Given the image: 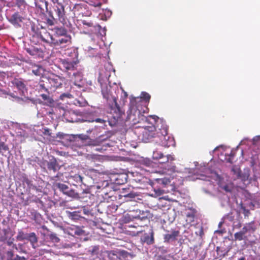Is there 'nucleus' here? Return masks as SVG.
I'll use <instances>...</instances> for the list:
<instances>
[{
    "instance_id": "nucleus-1",
    "label": "nucleus",
    "mask_w": 260,
    "mask_h": 260,
    "mask_svg": "<svg viewBox=\"0 0 260 260\" xmlns=\"http://www.w3.org/2000/svg\"><path fill=\"white\" fill-rule=\"evenodd\" d=\"M135 100H133L130 102V107L127 113V118L133 122V124H136L140 122V116L145 119L146 122L148 125L143 126L144 129L142 131V140L145 142H149L150 140L155 137L156 127L154 123H156L157 116L155 115L149 116L148 118L144 117L141 114L140 111L137 110L136 107L134 105Z\"/></svg>"
},
{
    "instance_id": "nucleus-2",
    "label": "nucleus",
    "mask_w": 260,
    "mask_h": 260,
    "mask_svg": "<svg viewBox=\"0 0 260 260\" xmlns=\"http://www.w3.org/2000/svg\"><path fill=\"white\" fill-rule=\"evenodd\" d=\"M61 70L68 73L69 77L76 76L77 73L75 71L77 69V64L79 61L77 59L76 60H70L69 59H63L60 60Z\"/></svg>"
},
{
    "instance_id": "nucleus-3",
    "label": "nucleus",
    "mask_w": 260,
    "mask_h": 260,
    "mask_svg": "<svg viewBox=\"0 0 260 260\" xmlns=\"http://www.w3.org/2000/svg\"><path fill=\"white\" fill-rule=\"evenodd\" d=\"M113 88L111 86L105 85H103L102 87V93L103 98L107 100V101H112L114 104L118 112L117 117H120L122 115V112L120 110V107L117 103V99L116 97L113 94Z\"/></svg>"
},
{
    "instance_id": "nucleus-4",
    "label": "nucleus",
    "mask_w": 260,
    "mask_h": 260,
    "mask_svg": "<svg viewBox=\"0 0 260 260\" xmlns=\"http://www.w3.org/2000/svg\"><path fill=\"white\" fill-rule=\"evenodd\" d=\"M58 177V174L54 176V180L55 181L53 183V186L58 189L63 194L73 198H80L79 194L73 189L70 188L67 184L57 182V178Z\"/></svg>"
},
{
    "instance_id": "nucleus-5",
    "label": "nucleus",
    "mask_w": 260,
    "mask_h": 260,
    "mask_svg": "<svg viewBox=\"0 0 260 260\" xmlns=\"http://www.w3.org/2000/svg\"><path fill=\"white\" fill-rule=\"evenodd\" d=\"M44 46L31 45L28 48H25L26 51L30 55L35 58H43L45 55Z\"/></svg>"
},
{
    "instance_id": "nucleus-6",
    "label": "nucleus",
    "mask_w": 260,
    "mask_h": 260,
    "mask_svg": "<svg viewBox=\"0 0 260 260\" xmlns=\"http://www.w3.org/2000/svg\"><path fill=\"white\" fill-rule=\"evenodd\" d=\"M72 43V38L70 35L63 36L61 38L58 39H54V40L51 42V47L56 48H63V47L69 45Z\"/></svg>"
},
{
    "instance_id": "nucleus-7",
    "label": "nucleus",
    "mask_w": 260,
    "mask_h": 260,
    "mask_svg": "<svg viewBox=\"0 0 260 260\" xmlns=\"http://www.w3.org/2000/svg\"><path fill=\"white\" fill-rule=\"evenodd\" d=\"M12 83L22 94L27 92V81L24 79L21 78H15L12 81Z\"/></svg>"
},
{
    "instance_id": "nucleus-8",
    "label": "nucleus",
    "mask_w": 260,
    "mask_h": 260,
    "mask_svg": "<svg viewBox=\"0 0 260 260\" xmlns=\"http://www.w3.org/2000/svg\"><path fill=\"white\" fill-rule=\"evenodd\" d=\"M107 256L110 260H121V257H125L127 252L124 250H111L106 251Z\"/></svg>"
},
{
    "instance_id": "nucleus-9",
    "label": "nucleus",
    "mask_w": 260,
    "mask_h": 260,
    "mask_svg": "<svg viewBox=\"0 0 260 260\" xmlns=\"http://www.w3.org/2000/svg\"><path fill=\"white\" fill-rule=\"evenodd\" d=\"M55 7L54 10L57 14L58 20L60 22L64 23L66 22V12L64 6L61 3L60 4H58V5H56Z\"/></svg>"
},
{
    "instance_id": "nucleus-10",
    "label": "nucleus",
    "mask_w": 260,
    "mask_h": 260,
    "mask_svg": "<svg viewBox=\"0 0 260 260\" xmlns=\"http://www.w3.org/2000/svg\"><path fill=\"white\" fill-rule=\"evenodd\" d=\"M46 81L50 86V89L58 88L62 85L61 78L57 75H53L52 77L47 78Z\"/></svg>"
},
{
    "instance_id": "nucleus-11",
    "label": "nucleus",
    "mask_w": 260,
    "mask_h": 260,
    "mask_svg": "<svg viewBox=\"0 0 260 260\" xmlns=\"http://www.w3.org/2000/svg\"><path fill=\"white\" fill-rule=\"evenodd\" d=\"M23 18L19 12H15L8 19V21L16 27H20V23L23 21Z\"/></svg>"
},
{
    "instance_id": "nucleus-12",
    "label": "nucleus",
    "mask_w": 260,
    "mask_h": 260,
    "mask_svg": "<svg viewBox=\"0 0 260 260\" xmlns=\"http://www.w3.org/2000/svg\"><path fill=\"white\" fill-rule=\"evenodd\" d=\"M168 233L164 235V242L167 243L176 240L180 234L179 231L175 229H171L170 231H168Z\"/></svg>"
},
{
    "instance_id": "nucleus-13",
    "label": "nucleus",
    "mask_w": 260,
    "mask_h": 260,
    "mask_svg": "<svg viewBox=\"0 0 260 260\" xmlns=\"http://www.w3.org/2000/svg\"><path fill=\"white\" fill-rule=\"evenodd\" d=\"M40 30L38 28L36 27L35 25H33L31 27V37L30 41L32 43L37 45L38 43L41 41L40 38Z\"/></svg>"
},
{
    "instance_id": "nucleus-14",
    "label": "nucleus",
    "mask_w": 260,
    "mask_h": 260,
    "mask_svg": "<svg viewBox=\"0 0 260 260\" xmlns=\"http://www.w3.org/2000/svg\"><path fill=\"white\" fill-rule=\"evenodd\" d=\"M142 244L146 243L148 245H151L154 243V232L152 230H151L150 235L145 233L140 239Z\"/></svg>"
},
{
    "instance_id": "nucleus-15",
    "label": "nucleus",
    "mask_w": 260,
    "mask_h": 260,
    "mask_svg": "<svg viewBox=\"0 0 260 260\" xmlns=\"http://www.w3.org/2000/svg\"><path fill=\"white\" fill-rule=\"evenodd\" d=\"M196 213V212L194 209H188L185 210L184 214L186 217L185 220L187 224H191L194 222Z\"/></svg>"
},
{
    "instance_id": "nucleus-16",
    "label": "nucleus",
    "mask_w": 260,
    "mask_h": 260,
    "mask_svg": "<svg viewBox=\"0 0 260 260\" xmlns=\"http://www.w3.org/2000/svg\"><path fill=\"white\" fill-rule=\"evenodd\" d=\"M39 35L41 41L49 43L50 46H51V42L53 40H54L55 38H53L52 36L48 31L45 30L41 32L40 31Z\"/></svg>"
},
{
    "instance_id": "nucleus-17",
    "label": "nucleus",
    "mask_w": 260,
    "mask_h": 260,
    "mask_svg": "<svg viewBox=\"0 0 260 260\" xmlns=\"http://www.w3.org/2000/svg\"><path fill=\"white\" fill-rule=\"evenodd\" d=\"M47 167L49 171H52L53 172H56L60 169V167L54 157L47 161Z\"/></svg>"
},
{
    "instance_id": "nucleus-18",
    "label": "nucleus",
    "mask_w": 260,
    "mask_h": 260,
    "mask_svg": "<svg viewBox=\"0 0 260 260\" xmlns=\"http://www.w3.org/2000/svg\"><path fill=\"white\" fill-rule=\"evenodd\" d=\"M128 179V175L126 173L117 174L115 177V183L121 185L125 183Z\"/></svg>"
},
{
    "instance_id": "nucleus-19",
    "label": "nucleus",
    "mask_w": 260,
    "mask_h": 260,
    "mask_svg": "<svg viewBox=\"0 0 260 260\" xmlns=\"http://www.w3.org/2000/svg\"><path fill=\"white\" fill-rule=\"evenodd\" d=\"M53 30L54 32V35L57 37H63L68 35L67 30L63 27L56 26L54 27Z\"/></svg>"
},
{
    "instance_id": "nucleus-20",
    "label": "nucleus",
    "mask_w": 260,
    "mask_h": 260,
    "mask_svg": "<svg viewBox=\"0 0 260 260\" xmlns=\"http://www.w3.org/2000/svg\"><path fill=\"white\" fill-rule=\"evenodd\" d=\"M50 88V86L48 85V83L47 81H40L37 86V89L39 92L45 91L49 93V89Z\"/></svg>"
},
{
    "instance_id": "nucleus-21",
    "label": "nucleus",
    "mask_w": 260,
    "mask_h": 260,
    "mask_svg": "<svg viewBox=\"0 0 260 260\" xmlns=\"http://www.w3.org/2000/svg\"><path fill=\"white\" fill-rule=\"evenodd\" d=\"M78 138L82 140H88L87 145L89 146H96L98 142L95 140L91 139L89 136L84 134H79L78 135Z\"/></svg>"
},
{
    "instance_id": "nucleus-22",
    "label": "nucleus",
    "mask_w": 260,
    "mask_h": 260,
    "mask_svg": "<svg viewBox=\"0 0 260 260\" xmlns=\"http://www.w3.org/2000/svg\"><path fill=\"white\" fill-rule=\"evenodd\" d=\"M140 212L141 211L140 210L136 209L129 211L126 215L131 220H133L134 219H141L142 218V217L140 216Z\"/></svg>"
},
{
    "instance_id": "nucleus-23",
    "label": "nucleus",
    "mask_w": 260,
    "mask_h": 260,
    "mask_svg": "<svg viewBox=\"0 0 260 260\" xmlns=\"http://www.w3.org/2000/svg\"><path fill=\"white\" fill-rule=\"evenodd\" d=\"M86 159L91 164H93L95 166H97L98 164H96V162L100 161V156L96 154H87L86 156Z\"/></svg>"
},
{
    "instance_id": "nucleus-24",
    "label": "nucleus",
    "mask_w": 260,
    "mask_h": 260,
    "mask_svg": "<svg viewBox=\"0 0 260 260\" xmlns=\"http://www.w3.org/2000/svg\"><path fill=\"white\" fill-rule=\"evenodd\" d=\"M256 230V227L254 225V222L251 221L246 225L242 228V230L246 234L247 232H254Z\"/></svg>"
},
{
    "instance_id": "nucleus-25",
    "label": "nucleus",
    "mask_w": 260,
    "mask_h": 260,
    "mask_svg": "<svg viewBox=\"0 0 260 260\" xmlns=\"http://www.w3.org/2000/svg\"><path fill=\"white\" fill-rule=\"evenodd\" d=\"M7 257V260H26L24 256H20L17 255L16 257H14V253L12 250H9L6 252Z\"/></svg>"
},
{
    "instance_id": "nucleus-26",
    "label": "nucleus",
    "mask_w": 260,
    "mask_h": 260,
    "mask_svg": "<svg viewBox=\"0 0 260 260\" xmlns=\"http://www.w3.org/2000/svg\"><path fill=\"white\" fill-rule=\"evenodd\" d=\"M27 240H28L34 248L35 247V244L38 242V238L35 233H31L28 234Z\"/></svg>"
},
{
    "instance_id": "nucleus-27",
    "label": "nucleus",
    "mask_w": 260,
    "mask_h": 260,
    "mask_svg": "<svg viewBox=\"0 0 260 260\" xmlns=\"http://www.w3.org/2000/svg\"><path fill=\"white\" fill-rule=\"evenodd\" d=\"M99 246H93L91 250H89L90 254L93 259L99 257L100 250Z\"/></svg>"
},
{
    "instance_id": "nucleus-28",
    "label": "nucleus",
    "mask_w": 260,
    "mask_h": 260,
    "mask_svg": "<svg viewBox=\"0 0 260 260\" xmlns=\"http://www.w3.org/2000/svg\"><path fill=\"white\" fill-rule=\"evenodd\" d=\"M27 236H28V234H25L22 231H18L17 235L16 238L18 241H22L24 240L27 239Z\"/></svg>"
},
{
    "instance_id": "nucleus-29",
    "label": "nucleus",
    "mask_w": 260,
    "mask_h": 260,
    "mask_svg": "<svg viewBox=\"0 0 260 260\" xmlns=\"http://www.w3.org/2000/svg\"><path fill=\"white\" fill-rule=\"evenodd\" d=\"M16 6L20 10H24L26 6V2L24 0H16Z\"/></svg>"
},
{
    "instance_id": "nucleus-30",
    "label": "nucleus",
    "mask_w": 260,
    "mask_h": 260,
    "mask_svg": "<svg viewBox=\"0 0 260 260\" xmlns=\"http://www.w3.org/2000/svg\"><path fill=\"white\" fill-rule=\"evenodd\" d=\"M245 233L242 230L241 231L239 232H237L234 234V240L235 241H241L244 239V236L245 235Z\"/></svg>"
},
{
    "instance_id": "nucleus-31",
    "label": "nucleus",
    "mask_w": 260,
    "mask_h": 260,
    "mask_svg": "<svg viewBox=\"0 0 260 260\" xmlns=\"http://www.w3.org/2000/svg\"><path fill=\"white\" fill-rule=\"evenodd\" d=\"M43 69L40 66H35L34 68L32 70V73L36 76H40L42 73Z\"/></svg>"
},
{
    "instance_id": "nucleus-32",
    "label": "nucleus",
    "mask_w": 260,
    "mask_h": 260,
    "mask_svg": "<svg viewBox=\"0 0 260 260\" xmlns=\"http://www.w3.org/2000/svg\"><path fill=\"white\" fill-rule=\"evenodd\" d=\"M84 121H88V122H98V123H103V124H105V122H106V120L103 119H102V118H89L88 119H85L84 120Z\"/></svg>"
},
{
    "instance_id": "nucleus-33",
    "label": "nucleus",
    "mask_w": 260,
    "mask_h": 260,
    "mask_svg": "<svg viewBox=\"0 0 260 260\" xmlns=\"http://www.w3.org/2000/svg\"><path fill=\"white\" fill-rule=\"evenodd\" d=\"M40 96L42 98V99L46 101L47 103L49 104H52L53 102V99L50 98V96L49 95V93L48 94L42 93L40 94Z\"/></svg>"
},
{
    "instance_id": "nucleus-34",
    "label": "nucleus",
    "mask_w": 260,
    "mask_h": 260,
    "mask_svg": "<svg viewBox=\"0 0 260 260\" xmlns=\"http://www.w3.org/2000/svg\"><path fill=\"white\" fill-rule=\"evenodd\" d=\"M155 180L158 184H163L164 185H166L170 182V179L167 178H157Z\"/></svg>"
},
{
    "instance_id": "nucleus-35",
    "label": "nucleus",
    "mask_w": 260,
    "mask_h": 260,
    "mask_svg": "<svg viewBox=\"0 0 260 260\" xmlns=\"http://www.w3.org/2000/svg\"><path fill=\"white\" fill-rule=\"evenodd\" d=\"M50 241L54 243H58L59 242L60 239L57 236L56 234L55 233H51L48 235Z\"/></svg>"
},
{
    "instance_id": "nucleus-36",
    "label": "nucleus",
    "mask_w": 260,
    "mask_h": 260,
    "mask_svg": "<svg viewBox=\"0 0 260 260\" xmlns=\"http://www.w3.org/2000/svg\"><path fill=\"white\" fill-rule=\"evenodd\" d=\"M89 4L94 7H101L102 3L99 0H89Z\"/></svg>"
},
{
    "instance_id": "nucleus-37",
    "label": "nucleus",
    "mask_w": 260,
    "mask_h": 260,
    "mask_svg": "<svg viewBox=\"0 0 260 260\" xmlns=\"http://www.w3.org/2000/svg\"><path fill=\"white\" fill-rule=\"evenodd\" d=\"M9 150V147L3 142H0V153L6 152Z\"/></svg>"
},
{
    "instance_id": "nucleus-38",
    "label": "nucleus",
    "mask_w": 260,
    "mask_h": 260,
    "mask_svg": "<svg viewBox=\"0 0 260 260\" xmlns=\"http://www.w3.org/2000/svg\"><path fill=\"white\" fill-rule=\"evenodd\" d=\"M141 98L146 101H149L151 96L146 92H142L141 94Z\"/></svg>"
},
{
    "instance_id": "nucleus-39",
    "label": "nucleus",
    "mask_w": 260,
    "mask_h": 260,
    "mask_svg": "<svg viewBox=\"0 0 260 260\" xmlns=\"http://www.w3.org/2000/svg\"><path fill=\"white\" fill-rule=\"evenodd\" d=\"M164 156L163 154L158 151H154L153 152V157L155 159H160Z\"/></svg>"
},
{
    "instance_id": "nucleus-40",
    "label": "nucleus",
    "mask_w": 260,
    "mask_h": 260,
    "mask_svg": "<svg viewBox=\"0 0 260 260\" xmlns=\"http://www.w3.org/2000/svg\"><path fill=\"white\" fill-rule=\"evenodd\" d=\"M73 178L77 183H82V177L80 175L76 174Z\"/></svg>"
},
{
    "instance_id": "nucleus-41",
    "label": "nucleus",
    "mask_w": 260,
    "mask_h": 260,
    "mask_svg": "<svg viewBox=\"0 0 260 260\" xmlns=\"http://www.w3.org/2000/svg\"><path fill=\"white\" fill-rule=\"evenodd\" d=\"M72 97V95L70 93H62L60 95L59 99L61 100H63L65 98H71Z\"/></svg>"
},
{
    "instance_id": "nucleus-42",
    "label": "nucleus",
    "mask_w": 260,
    "mask_h": 260,
    "mask_svg": "<svg viewBox=\"0 0 260 260\" xmlns=\"http://www.w3.org/2000/svg\"><path fill=\"white\" fill-rule=\"evenodd\" d=\"M23 182L26 183L29 187H30L32 185L31 183V181L26 177L24 178Z\"/></svg>"
},
{
    "instance_id": "nucleus-43",
    "label": "nucleus",
    "mask_w": 260,
    "mask_h": 260,
    "mask_svg": "<svg viewBox=\"0 0 260 260\" xmlns=\"http://www.w3.org/2000/svg\"><path fill=\"white\" fill-rule=\"evenodd\" d=\"M82 22L84 25H86L88 27H92L93 26L92 22H91V21L89 22V21L84 20H82Z\"/></svg>"
},
{
    "instance_id": "nucleus-44",
    "label": "nucleus",
    "mask_w": 260,
    "mask_h": 260,
    "mask_svg": "<svg viewBox=\"0 0 260 260\" xmlns=\"http://www.w3.org/2000/svg\"><path fill=\"white\" fill-rule=\"evenodd\" d=\"M166 159H167L166 161H160V163H165L166 162H168L169 160L173 161L174 160V158L173 156H172L171 155H167Z\"/></svg>"
},
{
    "instance_id": "nucleus-45",
    "label": "nucleus",
    "mask_w": 260,
    "mask_h": 260,
    "mask_svg": "<svg viewBox=\"0 0 260 260\" xmlns=\"http://www.w3.org/2000/svg\"><path fill=\"white\" fill-rule=\"evenodd\" d=\"M154 191H155V194L156 196H161L164 193V191L160 189H154Z\"/></svg>"
},
{
    "instance_id": "nucleus-46",
    "label": "nucleus",
    "mask_w": 260,
    "mask_h": 260,
    "mask_svg": "<svg viewBox=\"0 0 260 260\" xmlns=\"http://www.w3.org/2000/svg\"><path fill=\"white\" fill-rule=\"evenodd\" d=\"M123 196L125 197H128L130 198H134L136 197V194L134 193L131 192L127 194H125Z\"/></svg>"
},
{
    "instance_id": "nucleus-47",
    "label": "nucleus",
    "mask_w": 260,
    "mask_h": 260,
    "mask_svg": "<svg viewBox=\"0 0 260 260\" xmlns=\"http://www.w3.org/2000/svg\"><path fill=\"white\" fill-rule=\"evenodd\" d=\"M47 24L50 26H52L54 25V20L53 19L48 18L47 19Z\"/></svg>"
},
{
    "instance_id": "nucleus-48",
    "label": "nucleus",
    "mask_w": 260,
    "mask_h": 260,
    "mask_svg": "<svg viewBox=\"0 0 260 260\" xmlns=\"http://www.w3.org/2000/svg\"><path fill=\"white\" fill-rule=\"evenodd\" d=\"M242 209L244 211V214L245 216H247L250 213L249 210L246 209L245 207L242 206Z\"/></svg>"
},
{
    "instance_id": "nucleus-49",
    "label": "nucleus",
    "mask_w": 260,
    "mask_h": 260,
    "mask_svg": "<svg viewBox=\"0 0 260 260\" xmlns=\"http://www.w3.org/2000/svg\"><path fill=\"white\" fill-rule=\"evenodd\" d=\"M176 167L174 165L171 166L170 168L168 169V170L172 172H174L175 171Z\"/></svg>"
},
{
    "instance_id": "nucleus-50",
    "label": "nucleus",
    "mask_w": 260,
    "mask_h": 260,
    "mask_svg": "<svg viewBox=\"0 0 260 260\" xmlns=\"http://www.w3.org/2000/svg\"><path fill=\"white\" fill-rule=\"evenodd\" d=\"M144 161L147 166H150L152 164V162L149 159L145 160Z\"/></svg>"
},
{
    "instance_id": "nucleus-51",
    "label": "nucleus",
    "mask_w": 260,
    "mask_h": 260,
    "mask_svg": "<svg viewBox=\"0 0 260 260\" xmlns=\"http://www.w3.org/2000/svg\"><path fill=\"white\" fill-rule=\"evenodd\" d=\"M83 232L82 230L78 229L75 231V234L78 235H80Z\"/></svg>"
},
{
    "instance_id": "nucleus-52",
    "label": "nucleus",
    "mask_w": 260,
    "mask_h": 260,
    "mask_svg": "<svg viewBox=\"0 0 260 260\" xmlns=\"http://www.w3.org/2000/svg\"><path fill=\"white\" fill-rule=\"evenodd\" d=\"M51 1L54 4L56 5H58V4H60V3L59 2V0H51Z\"/></svg>"
},
{
    "instance_id": "nucleus-53",
    "label": "nucleus",
    "mask_w": 260,
    "mask_h": 260,
    "mask_svg": "<svg viewBox=\"0 0 260 260\" xmlns=\"http://www.w3.org/2000/svg\"><path fill=\"white\" fill-rule=\"evenodd\" d=\"M44 134L45 135H50L49 130L48 128L45 129Z\"/></svg>"
},
{
    "instance_id": "nucleus-54",
    "label": "nucleus",
    "mask_w": 260,
    "mask_h": 260,
    "mask_svg": "<svg viewBox=\"0 0 260 260\" xmlns=\"http://www.w3.org/2000/svg\"><path fill=\"white\" fill-rule=\"evenodd\" d=\"M260 139V137H255L253 138V143L254 144H255L256 143V141Z\"/></svg>"
},
{
    "instance_id": "nucleus-55",
    "label": "nucleus",
    "mask_w": 260,
    "mask_h": 260,
    "mask_svg": "<svg viewBox=\"0 0 260 260\" xmlns=\"http://www.w3.org/2000/svg\"><path fill=\"white\" fill-rule=\"evenodd\" d=\"M100 33L102 36L105 35H106V29L105 28H104L102 30V32H100Z\"/></svg>"
},
{
    "instance_id": "nucleus-56",
    "label": "nucleus",
    "mask_w": 260,
    "mask_h": 260,
    "mask_svg": "<svg viewBox=\"0 0 260 260\" xmlns=\"http://www.w3.org/2000/svg\"><path fill=\"white\" fill-rule=\"evenodd\" d=\"M37 8H39V9H40L41 12L42 13H43L42 11H44V10L41 7V6L40 5L38 6Z\"/></svg>"
},
{
    "instance_id": "nucleus-57",
    "label": "nucleus",
    "mask_w": 260,
    "mask_h": 260,
    "mask_svg": "<svg viewBox=\"0 0 260 260\" xmlns=\"http://www.w3.org/2000/svg\"><path fill=\"white\" fill-rule=\"evenodd\" d=\"M231 171H232V172H234V173H235V174L237 173V171H236V169H235V168H233L232 169Z\"/></svg>"
},
{
    "instance_id": "nucleus-58",
    "label": "nucleus",
    "mask_w": 260,
    "mask_h": 260,
    "mask_svg": "<svg viewBox=\"0 0 260 260\" xmlns=\"http://www.w3.org/2000/svg\"><path fill=\"white\" fill-rule=\"evenodd\" d=\"M230 157H233L234 156V153L233 152H231L230 154Z\"/></svg>"
},
{
    "instance_id": "nucleus-59",
    "label": "nucleus",
    "mask_w": 260,
    "mask_h": 260,
    "mask_svg": "<svg viewBox=\"0 0 260 260\" xmlns=\"http://www.w3.org/2000/svg\"><path fill=\"white\" fill-rule=\"evenodd\" d=\"M238 260H245V258L244 257H242L239 258Z\"/></svg>"
},
{
    "instance_id": "nucleus-60",
    "label": "nucleus",
    "mask_w": 260,
    "mask_h": 260,
    "mask_svg": "<svg viewBox=\"0 0 260 260\" xmlns=\"http://www.w3.org/2000/svg\"><path fill=\"white\" fill-rule=\"evenodd\" d=\"M7 244H8V245L11 246V244H12V242L8 241L7 242Z\"/></svg>"
},
{
    "instance_id": "nucleus-61",
    "label": "nucleus",
    "mask_w": 260,
    "mask_h": 260,
    "mask_svg": "<svg viewBox=\"0 0 260 260\" xmlns=\"http://www.w3.org/2000/svg\"><path fill=\"white\" fill-rule=\"evenodd\" d=\"M80 6V5L79 4H76L75 5V6L74 7V8L73 9H75L76 7H79Z\"/></svg>"
},
{
    "instance_id": "nucleus-62",
    "label": "nucleus",
    "mask_w": 260,
    "mask_h": 260,
    "mask_svg": "<svg viewBox=\"0 0 260 260\" xmlns=\"http://www.w3.org/2000/svg\"><path fill=\"white\" fill-rule=\"evenodd\" d=\"M228 161L231 162V163H232V160H231V158H230L229 159H228Z\"/></svg>"
},
{
    "instance_id": "nucleus-63",
    "label": "nucleus",
    "mask_w": 260,
    "mask_h": 260,
    "mask_svg": "<svg viewBox=\"0 0 260 260\" xmlns=\"http://www.w3.org/2000/svg\"><path fill=\"white\" fill-rule=\"evenodd\" d=\"M96 27L98 28L99 29H101V26L99 25H98Z\"/></svg>"
},
{
    "instance_id": "nucleus-64",
    "label": "nucleus",
    "mask_w": 260,
    "mask_h": 260,
    "mask_svg": "<svg viewBox=\"0 0 260 260\" xmlns=\"http://www.w3.org/2000/svg\"><path fill=\"white\" fill-rule=\"evenodd\" d=\"M227 188H228V186H224V190H228V189H227Z\"/></svg>"
}]
</instances>
